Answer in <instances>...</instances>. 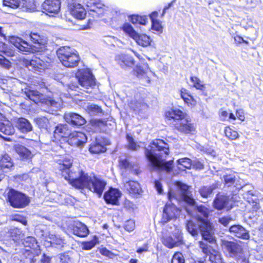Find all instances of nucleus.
Returning a JSON list of instances; mask_svg holds the SVG:
<instances>
[{"mask_svg":"<svg viewBox=\"0 0 263 263\" xmlns=\"http://www.w3.org/2000/svg\"><path fill=\"white\" fill-rule=\"evenodd\" d=\"M57 53L62 65L66 67L74 68L78 65L80 61L78 52L69 46L61 47Z\"/></svg>","mask_w":263,"mask_h":263,"instance_id":"6","label":"nucleus"},{"mask_svg":"<svg viewBox=\"0 0 263 263\" xmlns=\"http://www.w3.org/2000/svg\"><path fill=\"white\" fill-rule=\"evenodd\" d=\"M85 110L90 115H97L102 112V109L100 106L93 104H88Z\"/></svg>","mask_w":263,"mask_h":263,"instance_id":"41","label":"nucleus"},{"mask_svg":"<svg viewBox=\"0 0 263 263\" xmlns=\"http://www.w3.org/2000/svg\"><path fill=\"white\" fill-rule=\"evenodd\" d=\"M34 121L40 128L47 130L49 126V121L47 118L39 117L35 119Z\"/></svg>","mask_w":263,"mask_h":263,"instance_id":"42","label":"nucleus"},{"mask_svg":"<svg viewBox=\"0 0 263 263\" xmlns=\"http://www.w3.org/2000/svg\"><path fill=\"white\" fill-rule=\"evenodd\" d=\"M9 41L21 51L33 53L39 51V47L29 44L21 37L11 36L9 37Z\"/></svg>","mask_w":263,"mask_h":263,"instance_id":"10","label":"nucleus"},{"mask_svg":"<svg viewBox=\"0 0 263 263\" xmlns=\"http://www.w3.org/2000/svg\"><path fill=\"white\" fill-rule=\"evenodd\" d=\"M16 153L24 159H30L32 157V152L28 148L22 145H17L15 147Z\"/></svg>","mask_w":263,"mask_h":263,"instance_id":"33","label":"nucleus"},{"mask_svg":"<svg viewBox=\"0 0 263 263\" xmlns=\"http://www.w3.org/2000/svg\"><path fill=\"white\" fill-rule=\"evenodd\" d=\"M199 245L200 248L202 250V252L206 254L209 253V245L208 243H205L203 241H199Z\"/></svg>","mask_w":263,"mask_h":263,"instance_id":"61","label":"nucleus"},{"mask_svg":"<svg viewBox=\"0 0 263 263\" xmlns=\"http://www.w3.org/2000/svg\"><path fill=\"white\" fill-rule=\"evenodd\" d=\"M149 70V67L147 64L137 65L134 70V74L139 79H145L147 83H149L150 79L147 76Z\"/></svg>","mask_w":263,"mask_h":263,"instance_id":"26","label":"nucleus"},{"mask_svg":"<svg viewBox=\"0 0 263 263\" xmlns=\"http://www.w3.org/2000/svg\"><path fill=\"white\" fill-rule=\"evenodd\" d=\"M196 209L197 212V219H198V216H199L202 220H207L206 218L210 214V210L202 205L196 206Z\"/></svg>","mask_w":263,"mask_h":263,"instance_id":"38","label":"nucleus"},{"mask_svg":"<svg viewBox=\"0 0 263 263\" xmlns=\"http://www.w3.org/2000/svg\"><path fill=\"white\" fill-rule=\"evenodd\" d=\"M126 139L128 142V148L133 151H137L140 148V145L135 141L133 138L129 135H126Z\"/></svg>","mask_w":263,"mask_h":263,"instance_id":"49","label":"nucleus"},{"mask_svg":"<svg viewBox=\"0 0 263 263\" xmlns=\"http://www.w3.org/2000/svg\"><path fill=\"white\" fill-rule=\"evenodd\" d=\"M197 223L193 220H189L186 224V228L192 236L198 235L200 231L202 238L209 242L215 241L214 232L211 224L208 221L202 220L198 216Z\"/></svg>","mask_w":263,"mask_h":263,"instance_id":"3","label":"nucleus"},{"mask_svg":"<svg viewBox=\"0 0 263 263\" xmlns=\"http://www.w3.org/2000/svg\"><path fill=\"white\" fill-rule=\"evenodd\" d=\"M72 231L74 235L80 237H85L89 233V230L87 226L79 221L74 222Z\"/></svg>","mask_w":263,"mask_h":263,"instance_id":"25","label":"nucleus"},{"mask_svg":"<svg viewBox=\"0 0 263 263\" xmlns=\"http://www.w3.org/2000/svg\"><path fill=\"white\" fill-rule=\"evenodd\" d=\"M152 29L154 30L159 31L162 29V26L160 22L158 20L152 21Z\"/></svg>","mask_w":263,"mask_h":263,"instance_id":"60","label":"nucleus"},{"mask_svg":"<svg viewBox=\"0 0 263 263\" xmlns=\"http://www.w3.org/2000/svg\"><path fill=\"white\" fill-rule=\"evenodd\" d=\"M179 212V210L174 204L166 203L164 208L162 217L160 223L164 225L170 220L176 218Z\"/></svg>","mask_w":263,"mask_h":263,"instance_id":"13","label":"nucleus"},{"mask_svg":"<svg viewBox=\"0 0 263 263\" xmlns=\"http://www.w3.org/2000/svg\"><path fill=\"white\" fill-rule=\"evenodd\" d=\"M72 159L70 156H66L57 161V167L61 171L62 175L65 180L73 187L79 189H87L101 196L104 190L106 182L93 175H89L78 168L77 171L70 172L72 164Z\"/></svg>","mask_w":263,"mask_h":263,"instance_id":"1","label":"nucleus"},{"mask_svg":"<svg viewBox=\"0 0 263 263\" xmlns=\"http://www.w3.org/2000/svg\"><path fill=\"white\" fill-rule=\"evenodd\" d=\"M121 165L125 168H129L132 172L138 175L140 173L139 167L137 165H132L127 159L122 160L120 161Z\"/></svg>","mask_w":263,"mask_h":263,"instance_id":"39","label":"nucleus"},{"mask_svg":"<svg viewBox=\"0 0 263 263\" xmlns=\"http://www.w3.org/2000/svg\"><path fill=\"white\" fill-rule=\"evenodd\" d=\"M60 259L61 263H70L71 259L69 255L66 254H60Z\"/></svg>","mask_w":263,"mask_h":263,"instance_id":"59","label":"nucleus"},{"mask_svg":"<svg viewBox=\"0 0 263 263\" xmlns=\"http://www.w3.org/2000/svg\"><path fill=\"white\" fill-rule=\"evenodd\" d=\"M171 263H185V260L182 253L177 252L174 254Z\"/></svg>","mask_w":263,"mask_h":263,"instance_id":"51","label":"nucleus"},{"mask_svg":"<svg viewBox=\"0 0 263 263\" xmlns=\"http://www.w3.org/2000/svg\"><path fill=\"white\" fill-rule=\"evenodd\" d=\"M145 155L151 166L170 172L172 170V161H165L163 157L169 153L167 143L160 139L154 140L147 147L145 148Z\"/></svg>","mask_w":263,"mask_h":263,"instance_id":"2","label":"nucleus"},{"mask_svg":"<svg viewBox=\"0 0 263 263\" xmlns=\"http://www.w3.org/2000/svg\"><path fill=\"white\" fill-rule=\"evenodd\" d=\"M124 187L132 195H139L141 192L140 184L136 181H126L124 180Z\"/></svg>","mask_w":263,"mask_h":263,"instance_id":"29","label":"nucleus"},{"mask_svg":"<svg viewBox=\"0 0 263 263\" xmlns=\"http://www.w3.org/2000/svg\"><path fill=\"white\" fill-rule=\"evenodd\" d=\"M123 31L127 34L130 37L134 39L136 37L137 32L135 31L131 25L128 23L124 24L122 27Z\"/></svg>","mask_w":263,"mask_h":263,"instance_id":"45","label":"nucleus"},{"mask_svg":"<svg viewBox=\"0 0 263 263\" xmlns=\"http://www.w3.org/2000/svg\"><path fill=\"white\" fill-rule=\"evenodd\" d=\"M8 198L10 205L14 208H24L30 201L28 196L14 189L9 190Z\"/></svg>","mask_w":263,"mask_h":263,"instance_id":"8","label":"nucleus"},{"mask_svg":"<svg viewBox=\"0 0 263 263\" xmlns=\"http://www.w3.org/2000/svg\"><path fill=\"white\" fill-rule=\"evenodd\" d=\"M0 65L6 69H9L11 67V62L2 55H0Z\"/></svg>","mask_w":263,"mask_h":263,"instance_id":"53","label":"nucleus"},{"mask_svg":"<svg viewBox=\"0 0 263 263\" xmlns=\"http://www.w3.org/2000/svg\"><path fill=\"white\" fill-rule=\"evenodd\" d=\"M116 60L122 68L132 67L135 63L133 58L128 54H119L116 57Z\"/></svg>","mask_w":263,"mask_h":263,"instance_id":"27","label":"nucleus"},{"mask_svg":"<svg viewBox=\"0 0 263 263\" xmlns=\"http://www.w3.org/2000/svg\"><path fill=\"white\" fill-rule=\"evenodd\" d=\"M87 140L86 135L82 132H73L71 133L67 140L68 143L76 147H83Z\"/></svg>","mask_w":263,"mask_h":263,"instance_id":"15","label":"nucleus"},{"mask_svg":"<svg viewBox=\"0 0 263 263\" xmlns=\"http://www.w3.org/2000/svg\"><path fill=\"white\" fill-rule=\"evenodd\" d=\"M23 244L25 248L26 253L28 255L37 256L40 253V247L35 238L29 236L24 239Z\"/></svg>","mask_w":263,"mask_h":263,"instance_id":"14","label":"nucleus"},{"mask_svg":"<svg viewBox=\"0 0 263 263\" xmlns=\"http://www.w3.org/2000/svg\"><path fill=\"white\" fill-rule=\"evenodd\" d=\"M229 231L237 238L243 240L250 239L249 231L240 224H234L231 226Z\"/></svg>","mask_w":263,"mask_h":263,"instance_id":"18","label":"nucleus"},{"mask_svg":"<svg viewBox=\"0 0 263 263\" xmlns=\"http://www.w3.org/2000/svg\"><path fill=\"white\" fill-rule=\"evenodd\" d=\"M185 114L179 109H171L165 112V117L170 124L174 123L185 117Z\"/></svg>","mask_w":263,"mask_h":263,"instance_id":"19","label":"nucleus"},{"mask_svg":"<svg viewBox=\"0 0 263 263\" xmlns=\"http://www.w3.org/2000/svg\"><path fill=\"white\" fill-rule=\"evenodd\" d=\"M136 37L133 39L136 43L143 47H147L150 45L151 39L150 37L145 34H139L137 33Z\"/></svg>","mask_w":263,"mask_h":263,"instance_id":"36","label":"nucleus"},{"mask_svg":"<svg viewBox=\"0 0 263 263\" xmlns=\"http://www.w3.org/2000/svg\"><path fill=\"white\" fill-rule=\"evenodd\" d=\"M96 242L94 240L85 242L83 243V249L84 250H90L96 245Z\"/></svg>","mask_w":263,"mask_h":263,"instance_id":"58","label":"nucleus"},{"mask_svg":"<svg viewBox=\"0 0 263 263\" xmlns=\"http://www.w3.org/2000/svg\"><path fill=\"white\" fill-rule=\"evenodd\" d=\"M216 188H217V184H212L210 186H203L199 192L202 197L208 198L212 195L213 190Z\"/></svg>","mask_w":263,"mask_h":263,"instance_id":"37","label":"nucleus"},{"mask_svg":"<svg viewBox=\"0 0 263 263\" xmlns=\"http://www.w3.org/2000/svg\"><path fill=\"white\" fill-rule=\"evenodd\" d=\"M233 206V201L230 197L223 194H217L213 201L214 208L218 210L224 209L228 211L230 210Z\"/></svg>","mask_w":263,"mask_h":263,"instance_id":"12","label":"nucleus"},{"mask_svg":"<svg viewBox=\"0 0 263 263\" xmlns=\"http://www.w3.org/2000/svg\"><path fill=\"white\" fill-rule=\"evenodd\" d=\"M155 186L159 194H161L163 192L162 185L159 181H155Z\"/></svg>","mask_w":263,"mask_h":263,"instance_id":"63","label":"nucleus"},{"mask_svg":"<svg viewBox=\"0 0 263 263\" xmlns=\"http://www.w3.org/2000/svg\"><path fill=\"white\" fill-rule=\"evenodd\" d=\"M42 8L47 14H57L61 8L60 0H45L42 5Z\"/></svg>","mask_w":263,"mask_h":263,"instance_id":"17","label":"nucleus"},{"mask_svg":"<svg viewBox=\"0 0 263 263\" xmlns=\"http://www.w3.org/2000/svg\"><path fill=\"white\" fill-rule=\"evenodd\" d=\"M70 13L72 16L79 20H83L86 16V11L80 4H73L70 9Z\"/></svg>","mask_w":263,"mask_h":263,"instance_id":"28","label":"nucleus"},{"mask_svg":"<svg viewBox=\"0 0 263 263\" xmlns=\"http://www.w3.org/2000/svg\"><path fill=\"white\" fill-rule=\"evenodd\" d=\"M95 4L96 3L95 0H89V1H86V5L87 7L89 8L91 11H95V9L93 8Z\"/></svg>","mask_w":263,"mask_h":263,"instance_id":"64","label":"nucleus"},{"mask_svg":"<svg viewBox=\"0 0 263 263\" xmlns=\"http://www.w3.org/2000/svg\"><path fill=\"white\" fill-rule=\"evenodd\" d=\"M124 229L128 232H131L135 229V224L133 220H128L125 222L124 224Z\"/></svg>","mask_w":263,"mask_h":263,"instance_id":"54","label":"nucleus"},{"mask_svg":"<svg viewBox=\"0 0 263 263\" xmlns=\"http://www.w3.org/2000/svg\"><path fill=\"white\" fill-rule=\"evenodd\" d=\"M0 132L6 135H11L14 133V128L9 120H4L0 124Z\"/></svg>","mask_w":263,"mask_h":263,"instance_id":"34","label":"nucleus"},{"mask_svg":"<svg viewBox=\"0 0 263 263\" xmlns=\"http://www.w3.org/2000/svg\"><path fill=\"white\" fill-rule=\"evenodd\" d=\"M21 232L17 228L11 229L8 232L9 236L14 241H16L20 238Z\"/></svg>","mask_w":263,"mask_h":263,"instance_id":"48","label":"nucleus"},{"mask_svg":"<svg viewBox=\"0 0 263 263\" xmlns=\"http://www.w3.org/2000/svg\"><path fill=\"white\" fill-rule=\"evenodd\" d=\"M64 119L66 122L75 126H81L86 123L85 119L76 113H66L64 115Z\"/></svg>","mask_w":263,"mask_h":263,"instance_id":"24","label":"nucleus"},{"mask_svg":"<svg viewBox=\"0 0 263 263\" xmlns=\"http://www.w3.org/2000/svg\"><path fill=\"white\" fill-rule=\"evenodd\" d=\"M183 237L181 231L175 228L172 235L165 234L163 236L162 242L168 248H173L182 243Z\"/></svg>","mask_w":263,"mask_h":263,"instance_id":"11","label":"nucleus"},{"mask_svg":"<svg viewBox=\"0 0 263 263\" xmlns=\"http://www.w3.org/2000/svg\"><path fill=\"white\" fill-rule=\"evenodd\" d=\"M174 126L179 131L186 134L190 133L195 130L194 125L187 119H181L179 122L174 123Z\"/></svg>","mask_w":263,"mask_h":263,"instance_id":"21","label":"nucleus"},{"mask_svg":"<svg viewBox=\"0 0 263 263\" xmlns=\"http://www.w3.org/2000/svg\"><path fill=\"white\" fill-rule=\"evenodd\" d=\"M71 133V130L68 125L60 124L55 127L54 136L58 140H60L62 138H68V139Z\"/></svg>","mask_w":263,"mask_h":263,"instance_id":"23","label":"nucleus"},{"mask_svg":"<svg viewBox=\"0 0 263 263\" xmlns=\"http://www.w3.org/2000/svg\"><path fill=\"white\" fill-rule=\"evenodd\" d=\"M19 9L23 11H33L35 7L32 2L27 0H21L20 2Z\"/></svg>","mask_w":263,"mask_h":263,"instance_id":"40","label":"nucleus"},{"mask_svg":"<svg viewBox=\"0 0 263 263\" xmlns=\"http://www.w3.org/2000/svg\"><path fill=\"white\" fill-rule=\"evenodd\" d=\"M224 183L228 186L233 185L238 189L242 187L243 180L241 179L236 173L226 175L223 176Z\"/></svg>","mask_w":263,"mask_h":263,"instance_id":"20","label":"nucleus"},{"mask_svg":"<svg viewBox=\"0 0 263 263\" xmlns=\"http://www.w3.org/2000/svg\"><path fill=\"white\" fill-rule=\"evenodd\" d=\"M220 241L222 250L227 256L234 259L237 263H248L241 245L236 241H229L225 238H221Z\"/></svg>","mask_w":263,"mask_h":263,"instance_id":"4","label":"nucleus"},{"mask_svg":"<svg viewBox=\"0 0 263 263\" xmlns=\"http://www.w3.org/2000/svg\"><path fill=\"white\" fill-rule=\"evenodd\" d=\"M16 126L23 133H28L32 130V126L30 122L27 119L24 118H20L17 119Z\"/></svg>","mask_w":263,"mask_h":263,"instance_id":"30","label":"nucleus"},{"mask_svg":"<svg viewBox=\"0 0 263 263\" xmlns=\"http://www.w3.org/2000/svg\"><path fill=\"white\" fill-rule=\"evenodd\" d=\"M129 105L130 107L134 110L138 111L141 110L145 105L141 102H139L136 100H133L130 101Z\"/></svg>","mask_w":263,"mask_h":263,"instance_id":"50","label":"nucleus"},{"mask_svg":"<svg viewBox=\"0 0 263 263\" xmlns=\"http://www.w3.org/2000/svg\"><path fill=\"white\" fill-rule=\"evenodd\" d=\"M191 80L194 83V86L198 89H202L204 86L203 84L201 83V81L196 77H192L191 78Z\"/></svg>","mask_w":263,"mask_h":263,"instance_id":"56","label":"nucleus"},{"mask_svg":"<svg viewBox=\"0 0 263 263\" xmlns=\"http://www.w3.org/2000/svg\"><path fill=\"white\" fill-rule=\"evenodd\" d=\"M28 37L32 41L34 44H37L39 46L44 45L46 43V39L43 36H41L37 33L31 32L29 35H27L26 37V39Z\"/></svg>","mask_w":263,"mask_h":263,"instance_id":"35","label":"nucleus"},{"mask_svg":"<svg viewBox=\"0 0 263 263\" xmlns=\"http://www.w3.org/2000/svg\"><path fill=\"white\" fill-rule=\"evenodd\" d=\"M209 259L212 263L221 262V256L218 251H213L212 252H209Z\"/></svg>","mask_w":263,"mask_h":263,"instance_id":"46","label":"nucleus"},{"mask_svg":"<svg viewBox=\"0 0 263 263\" xmlns=\"http://www.w3.org/2000/svg\"><path fill=\"white\" fill-rule=\"evenodd\" d=\"M233 220L231 216H223L222 217H220L218 219V222L222 224L224 227H227L229 224V223Z\"/></svg>","mask_w":263,"mask_h":263,"instance_id":"55","label":"nucleus"},{"mask_svg":"<svg viewBox=\"0 0 263 263\" xmlns=\"http://www.w3.org/2000/svg\"><path fill=\"white\" fill-rule=\"evenodd\" d=\"M25 93L28 99L36 104H44L51 107L59 108L61 107L62 103L61 99L55 100L52 98L46 97L36 90H28L25 91Z\"/></svg>","mask_w":263,"mask_h":263,"instance_id":"7","label":"nucleus"},{"mask_svg":"<svg viewBox=\"0 0 263 263\" xmlns=\"http://www.w3.org/2000/svg\"><path fill=\"white\" fill-rule=\"evenodd\" d=\"M234 39L236 44H240L241 43H245L246 44H249L248 41L245 40L241 36L239 35L235 36Z\"/></svg>","mask_w":263,"mask_h":263,"instance_id":"62","label":"nucleus"},{"mask_svg":"<svg viewBox=\"0 0 263 263\" xmlns=\"http://www.w3.org/2000/svg\"><path fill=\"white\" fill-rule=\"evenodd\" d=\"M46 241L50 243L51 245L57 248H61L63 247V240L59 237L53 234L48 233L45 236Z\"/></svg>","mask_w":263,"mask_h":263,"instance_id":"31","label":"nucleus"},{"mask_svg":"<svg viewBox=\"0 0 263 263\" xmlns=\"http://www.w3.org/2000/svg\"><path fill=\"white\" fill-rule=\"evenodd\" d=\"M179 165L178 168L184 170L185 168H190L191 166V160L187 158H183L177 160Z\"/></svg>","mask_w":263,"mask_h":263,"instance_id":"43","label":"nucleus"},{"mask_svg":"<svg viewBox=\"0 0 263 263\" xmlns=\"http://www.w3.org/2000/svg\"><path fill=\"white\" fill-rule=\"evenodd\" d=\"M13 166V163L10 156L7 154L2 155L0 157V167L4 171L9 170Z\"/></svg>","mask_w":263,"mask_h":263,"instance_id":"32","label":"nucleus"},{"mask_svg":"<svg viewBox=\"0 0 263 263\" xmlns=\"http://www.w3.org/2000/svg\"><path fill=\"white\" fill-rule=\"evenodd\" d=\"M24 64L29 70L34 72H41L47 66L45 62L37 57H35L31 60L25 61Z\"/></svg>","mask_w":263,"mask_h":263,"instance_id":"16","label":"nucleus"},{"mask_svg":"<svg viewBox=\"0 0 263 263\" xmlns=\"http://www.w3.org/2000/svg\"><path fill=\"white\" fill-rule=\"evenodd\" d=\"M79 84L84 89H88L96 85L95 79L91 71L89 70L80 71L75 77Z\"/></svg>","mask_w":263,"mask_h":263,"instance_id":"9","label":"nucleus"},{"mask_svg":"<svg viewBox=\"0 0 263 263\" xmlns=\"http://www.w3.org/2000/svg\"><path fill=\"white\" fill-rule=\"evenodd\" d=\"M186 90L184 89H182L181 90V97L186 103L192 105L193 104L192 102H194L193 97L187 93L184 92Z\"/></svg>","mask_w":263,"mask_h":263,"instance_id":"52","label":"nucleus"},{"mask_svg":"<svg viewBox=\"0 0 263 263\" xmlns=\"http://www.w3.org/2000/svg\"><path fill=\"white\" fill-rule=\"evenodd\" d=\"M190 187L180 181H177L175 184V189H171L168 193L169 200L172 201L173 199L177 201H184L192 205H196V201L192 198Z\"/></svg>","mask_w":263,"mask_h":263,"instance_id":"5","label":"nucleus"},{"mask_svg":"<svg viewBox=\"0 0 263 263\" xmlns=\"http://www.w3.org/2000/svg\"><path fill=\"white\" fill-rule=\"evenodd\" d=\"M74 78L75 77L72 78L70 83L68 84V87L72 90H77L78 88V81L76 80Z\"/></svg>","mask_w":263,"mask_h":263,"instance_id":"57","label":"nucleus"},{"mask_svg":"<svg viewBox=\"0 0 263 263\" xmlns=\"http://www.w3.org/2000/svg\"><path fill=\"white\" fill-rule=\"evenodd\" d=\"M224 133L226 136L231 140H235L239 137L238 133L230 128V127H227L224 130Z\"/></svg>","mask_w":263,"mask_h":263,"instance_id":"47","label":"nucleus"},{"mask_svg":"<svg viewBox=\"0 0 263 263\" xmlns=\"http://www.w3.org/2000/svg\"><path fill=\"white\" fill-rule=\"evenodd\" d=\"M89 152L92 154H99L106 151V148L101 144L96 143L89 147Z\"/></svg>","mask_w":263,"mask_h":263,"instance_id":"44","label":"nucleus"},{"mask_svg":"<svg viewBox=\"0 0 263 263\" xmlns=\"http://www.w3.org/2000/svg\"><path fill=\"white\" fill-rule=\"evenodd\" d=\"M120 191L116 189H110L106 192L104 195L105 201L107 203L117 205L119 203V199L121 197Z\"/></svg>","mask_w":263,"mask_h":263,"instance_id":"22","label":"nucleus"}]
</instances>
